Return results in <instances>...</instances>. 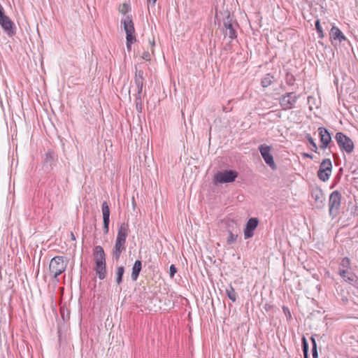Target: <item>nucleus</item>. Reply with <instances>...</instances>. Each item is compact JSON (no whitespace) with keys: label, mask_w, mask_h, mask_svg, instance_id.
<instances>
[{"label":"nucleus","mask_w":358,"mask_h":358,"mask_svg":"<svg viewBox=\"0 0 358 358\" xmlns=\"http://www.w3.org/2000/svg\"><path fill=\"white\" fill-rule=\"evenodd\" d=\"M122 22L124 24V29L126 33V45L129 52L131 50V45L136 41L135 36L134 24L131 15H127Z\"/></svg>","instance_id":"f257e3e1"},{"label":"nucleus","mask_w":358,"mask_h":358,"mask_svg":"<svg viewBox=\"0 0 358 358\" xmlns=\"http://www.w3.org/2000/svg\"><path fill=\"white\" fill-rule=\"evenodd\" d=\"M299 97L300 95L296 94L294 92H286L279 98V104L283 110L292 109Z\"/></svg>","instance_id":"f03ea898"},{"label":"nucleus","mask_w":358,"mask_h":358,"mask_svg":"<svg viewBox=\"0 0 358 358\" xmlns=\"http://www.w3.org/2000/svg\"><path fill=\"white\" fill-rule=\"evenodd\" d=\"M335 140L342 151L348 154L353 152L355 145L352 140L343 132H337L335 135Z\"/></svg>","instance_id":"7ed1b4c3"},{"label":"nucleus","mask_w":358,"mask_h":358,"mask_svg":"<svg viewBox=\"0 0 358 358\" xmlns=\"http://www.w3.org/2000/svg\"><path fill=\"white\" fill-rule=\"evenodd\" d=\"M238 172L235 170H225L224 171H217L213 178V182L217 184H224L235 181L238 177Z\"/></svg>","instance_id":"20e7f679"},{"label":"nucleus","mask_w":358,"mask_h":358,"mask_svg":"<svg viewBox=\"0 0 358 358\" xmlns=\"http://www.w3.org/2000/svg\"><path fill=\"white\" fill-rule=\"evenodd\" d=\"M66 266V263H65L64 260V257L56 256L51 259L49 264V270L53 277L56 278L65 271Z\"/></svg>","instance_id":"39448f33"},{"label":"nucleus","mask_w":358,"mask_h":358,"mask_svg":"<svg viewBox=\"0 0 358 358\" xmlns=\"http://www.w3.org/2000/svg\"><path fill=\"white\" fill-rule=\"evenodd\" d=\"M58 161V155L55 151L51 149H48L43 157V169L50 172L53 169V167L56 166Z\"/></svg>","instance_id":"423d86ee"},{"label":"nucleus","mask_w":358,"mask_h":358,"mask_svg":"<svg viewBox=\"0 0 358 358\" xmlns=\"http://www.w3.org/2000/svg\"><path fill=\"white\" fill-rule=\"evenodd\" d=\"M332 170V163L330 159H324L322 160L320 165L319 170L317 171V177L322 181H327L331 176Z\"/></svg>","instance_id":"0eeeda50"},{"label":"nucleus","mask_w":358,"mask_h":358,"mask_svg":"<svg viewBox=\"0 0 358 358\" xmlns=\"http://www.w3.org/2000/svg\"><path fill=\"white\" fill-rule=\"evenodd\" d=\"M223 24L227 30L226 34H227L231 39L236 38L237 34L235 28L238 25L234 19V16L231 15L229 13H227V16L224 18Z\"/></svg>","instance_id":"6e6552de"},{"label":"nucleus","mask_w":358,"mask_h":358,"mask_svg":"<svg viewBox=\"0 0 358 358\" xmlns=\"http://www.w3.org/2000/svg\"><path fill=\"white\" fill-rule=\"evenodd\" d=\"M258 150L260 152L265 163L269 166L271 169L275 170L277 169V166L274 162L273 155L271 154V146L262 144L259 146Z\"/></svg>","instance_id":"1a4fd4ad"},{"label":"nucleus","mask_w":358,"mask_h":358,"mask_svg":"<svg viewBox=\"0 0 358 358\" xmlns=\"http://www.w3.org/2000/svg\"><path fill=\"white\" fill-rule=\"evenodd\" d=\"M317 131L320 140L321 142L320 148L322 150H325L327 148H329V151L332 152V151L331 150V146L330 145V143L332 141V138L329 131L327 128L323 127H319Z\"/></svg>","instance_id":"9d476101"},{"label":"nucleus","mask_w":358,"mask_h":358,"mask_svg":"<svg viewBox=\"0 0 358 358\" xmlns=\"http://www.w3.org/2000/svg\"><path fill=\"white\" fill-rule=\"evenodd\" d=\"M0 25L3 31L10 37L16 34V27L14 22L5 14L0 17Z\"/></svg>","instance_id":"9b49d317"},{"label":"nucleus","mask_w":358,"mask_h":358,"mask_svg":"<svg viewBox=\"0 0 358 358\" xmlns=\"http://www.w3.org/2000/svg\"><path fill=\"white\" fill-rule=\"evenodd\" d=\"M339 275L347 282L358 289V277L350 270H338Z\"/></svg>","instance_id":"f8f14e48"},{"label":"nucleus","mask_w":358,"mask_h":358,"mask_svg":"<svg viewBox=\"0 0 358 358\" xmlns=\"http://www.w3.org/2000/svg\"><path fill=\"white\" fill-rule=\"evenodd\" d=\"M259 224V220L256 217L250 218L244 229V238L245 239L250 238L254 235V231L257 227Z\"/></svg>","instance_id":"ddd939ff"},{"label":"nucleus","mask_w":358,"mask_h":358,"mask_svg":"<svg viewBox=\"0 0 358 358\" xmlns=\"http://www.w3.org/2000/svg\"><path fill=\"white\" fill-rule=\"evenodd\" d=\"M329 37L333 45H335V41H338V43H341L343 41H347V38L345 36L343 33L336 26H333L331 29Z\"/></svg>","instance_id":"4468645a"},{"label":"nucleus","mask_w":358,"mask_h":358,"mask_svg":"<svg viewBox=\"0 0 358 358\" xmlns=\"http://www.w3.org/2000/svg\"><path fill=\"white\" fill-rule=\"evenodd\" d=\"M101 210L103 214V231L105 234H108L110 223V208L108 203H103Z\"/></svg>","instance_id":"2eb2a0df"},{"label":"nucleus","mask_w":358,"mask_h":358,"mask_svg":"<svg viewBox=\"0 0 358 358\" xmlns=\"http://www.w3.org/2000/svg\"><path fill=\"white\" fill-rule=\"evenodd\" d=\"M126 241L116 239L114 248L113 249V257L118 261L122 252L126 250Z\"/></svg>","instance_id":"dca6fc26"},{"label":"nucleus","mask_w":358,"mask_h":358,"mask_svg":"<svg viewBox=\"0 0 358 358\" xmlns=\"http://www.w3.org/2000/svg\"><path fill=\"white\" fill-rule=\"evenodd\" d=\"M94 256L96 264H106V255L101 245H96L94 249Z\"/></svg>","instance_id":"f3484780"},{"label":"nucleus","mask_w":358,"mask_h":358,"mask_svg":"<svg viewBox=\"0 0 358 358\" xmlns=\"http://www.w3.org/2000/svg\"><path fill=\"white\" fill-rule=\"evenodd\" d=\"M128 225L124 223L122 224L118 229L116 239L126 241L128 236Z\"/></svg>","instance_id":"a211bd4d"},{"label":"nucleus","mask_w":358,"mask_h":358,"mask_svg":"<svg viewBox=\"0 0 358 358\" xmlns=\"http://www.w3.org/2000/svg\"><path fill=\"white\" fill-rule=\"evenodd\" d=\"M142 269V262L141 260H136L134 262V264L132 267V272H131V279L134 281H136L140 274V272Z\"/></svg>","instance_id":"6ab92c4d"},{"label":"nucleus","mask_w":358,"mask_h":358,"mask_svg":"<svg viewBox=\"0 0 358 358\" xmlns=\"http://www.w3.org/2000/svg\"><path fill=\"white\" fill-rule=\"evenodd\" d=\"M134 83L136 87H141L144 85V72L143 70L136 68Z\"/></svg>","instance_id":"aec40b11"},{"label":"nucleus","mask_w":358,"mask_h":358,"mask_svg":"<svg viewBox=\"0 0 358 358\" xmlns=\"http://www.w3.org/2000/svg\"><path fill=\"white\" fill-rule=\"evenodd\" d=\"M94 270L98 278L100 280H103L106 277V264H96Z\"/></svg>","instance_id":"412c9836"},{"label":"nucleus","mask_w":358,"mask_h":358,"mask_svg":"<svg viewBox=\"0 0 358 358\" xmlns=\"http://www.w3.org/2000/svg\"><path fill=\"white\" fill-rule=\"evenodd\" d=\"M275 81V77L271 73H266L261 80V85L266 88L271 85Z\"/></svg>","instance_id":"4be33fe9"},{"label":"nucleus","mask_w":358,"mask_h":358,"mask_svg":"<svg viewBox=\"0 0 358 358\" xmlns=\"http://www.w3.org/2000/svg\"><path fill=\"white\" fill-rule=\"evenodd\" d=\"M324 194L321 189H313L311 192V196L315 201H322Z\"/></svg>","instance_id":"5701e85b"},{"label":"nucleus","mask_w":358,"mask_h":358,"mask_svg":"<svg viewBox=\"0 0 358 358\" xmlns=\"http://www.w3.org/2000/svg\"><path fill=\"white\" fill-rule=\"evenodd\" d=\"M329 214L334 217L338 213L341 203H329Z\"/></svg>","instance_id":"b1692460"},{"label":"nucleus","mask_w":358,"mask_h":358,"mask_svg":"<svg viewBox=\"0 0 358 358\" xmlns=\"http://www.w3.org/2000/svg\"><path fill=\"white\" fill-rule=\"evenodd\" d=\"M124 273V267L123 266H117L116 270V282L117 285H120L122 282V277Z\"/></svg>","instance_id":"393cba45"},{"label":"nucleus","mask_w":358,"mask_h":358,"mask_svg":"<svg viewBox=\"0 0 358 358\" xmlns=\"http://www.w3.org/2000/svg\"><path fill=\"white\" fill-rule=\"evenodd\" d=\"M338 270H350V260L348 257H344L339 264Z\"/></svg>","instance_id":"a878e982"},{"label":"nucleus","mask_w":358,"mask_h":358,"mask_svg":"<svg viewBox=\"0 0 358 358\" xmlns=\"http://www.w3.org/2000/svg\"><path fill=\"white\" fill-rule=\"evenodd\" d=\"M225 292L227 297L231 301H232L233 302H235L236 301V293L231 285H230L229 287L226 289Z\"/></svg>","instance_id":"bb28decb"},{"label":"nucleus","mask_w":358,"mask_h":358,"mask_svg":"<svg viewBox=\"0 0 358 358\" xmlns=\"http://www.w3.org/2000/svg\"><path fill=\"white\" fill-rule=\"evenodd\" d=\"M285 83L289 86H293L296 81L295 76L290 72H287L285 78Z\"/></svg>","instance_id":"cd10ccee"},{"label":"nucleus","mask_w":358,"mask_h":358,"mask_svg":"<svg viewBox=\"0 0 358 358\" xmlns=\"http://www.w3.org/2000/svg\"><path fill=\"white\" fill-rule=\"evenodd\" d=\"M306 138L308 140V141L309 142V143L311 145L310 150L313 152L317 153L318 148H317L316 143L315 142V140L312 138L311 135L310 134H306Z\"/></svg>","instance_id":"c85d7f7f"},{"label":"nucleus","mask_w":358,"mask_h":358,"mask_svg":"<svg viewBox=\"0 0 358 358\" xmlns=\"http://www.w3.org/2000/svg\"><path fill=\"white\" fill-rule=\"evenodd\" d=\"M341 194L336 190L332 192V193L329 195V201L331 202H336V201H341Z\"/></svg>","instance_id":"c756f323"},{"label":"nucleus","mask_w":358,"mask_h":358,"mask_svg":"<svg viewBox=\"0 0 358 358\" xmlns=\"http://www.w3.org/2000/svg\"><path fill=\"white\" fill-rule=\"evenodd\" d=\"M135 105H136V110L138 113H141L142 112V109H143V103H142V96H141V95L136 94Z\"/></svg>","instance_id":"7c9ffc66"},{"label":"nucleus","mask_w":358,"mask_h":358,"mask_svg":"<svg viewBox=\"0 0 358 358\" xmlns=\"http://www.w3.org/2000/svg\"><path fill=\"white\" fill-rule=\"evenodd\" d=\"M301 345H302L303 356L306 357V355H308V341L304 336L301 338Z\"/></svg>","instance_id":"2f4dec72"},{"label":"nucleus","mask_w":358,"mask_h":358,"mask_svg":"<svg viewBox=\"0 0 358 358\" xmlns=\"http://www.w3.org/2000/svg\"><path fill=\"white\" fill-rule=\"evenodd\" d=\"M315 29H316V31L317 32V34H318V37L320 38H324V31L322 30V28L321 27L320 20H317L315 21Z\"/></svg>","instance_id":"473e14b6"},{"label":"nucleus","mask_w":358,"mask_h":358,"mask_svg":"<svg viewBox=\"0 0 358 358\" xmlns=\"http://www.w3.org/2000/svg\"><path fill=\"white\" fill-rule=\"evenodd\" d=\"M237 238H238L237 234H235L232 231H229V236L227 238V243L228 245H232L233 243H234L236 241Z\"/></svg>","instance_id":"72a5a7b5"},{"label":"nucleus","mask_w":358,"mask_h":358,"mask_svg":"<svg viewBox=\"0 0 358 358\" xmlns=\"http://www.w3.org/2000/svg\"><path fill=\"white\" fill-rule=\"evenodd\" d=\"M312 342V356L313 358H318V353L317 350V343L314 337L310 338Z\"/></svg>","instance_id":"f704fd0d"},{"label":"nucleus","mask_w":358,"mask_h":358,"mask_svg":"<svg viewBox=\"0 0 358 358\" xmlns=\"http://www.w3.org/2000/svg\"><path fill=\"white\" fill-rule=\"evenodd\" d=\"M130 10V6L127 3H123L119 7V11L123 14H127Z\"/></svg>","instance_id":"c9c22d12"},{"label":"nucleus","mask_w":358,"mask_h":358,"mask_svg":"<svg viewBox=\"0 0 358 358\" xmlns=\"http://www.w3.org/2000/svg\"><path fill=\"white\" fill-rule=\"evenodd\" d=\"M177 272V268L175 265L171 264L169 268V275L171 278H173L176 273Z\"/></svg>","instance_id":"e433bc0d"},{"label":"nucleus","mask_w":358,"mask_h":358,"mask_svg":"<svg viewBox=\"0 0 358 358\" xmlns=\"http://www.w3.org/2000/svg\"><path fill=\"white\" fill-rule=\"evenodd\" d=\"M143 59L146 60V61H149L150 60V55L148 51H145L143 53V56H142Z\"/></svg>","instance_id":"4c0bfd02"},{"label":"nucleus","mask_w":358,"mask_h":358,"mask_svg":"<svg viewBox=\"0 0 358 358\" xmlns=\"http://www.w3.org/2000/svg\"><path fill=\"white\" fill-rule=\"evenodd\" d=\"M302 155H303V157L304 158H308V159H313V155L309 154V153L304 152V153L302 154Z\"/></svg>","instance_id":"58836bf2"},{"label":"nucleus","mask_w":358,"mask_h":358,"mask_svg":"<svg viewBox=\"0 0 358 358\" xmlns=\"http://www.w3.org/2000/svg\"><path fill=\"white\" fill-rule=\"evenodd\" d=\"M143 86L136 87V88H137V93H136V94L141 95L142 91H143Z\"/></svg>","instance_id":"ea45409f"},{"label":"nucleus","mask_w":358,"mask_h":358,"mask_svg":"<svg viewBox=\"0 0 358 358\" xmlns=\"http://www.w3.org/2000/svg\"><path fill=\"white\" fill-rule=\"evenodd\" d=\"M149 43H150V45H151L152 52L153 53L154 52L153 47L155 46V40H154V38L152 41L150 39H149Z\"/></svg>","instance_id":"a19ab883"},{"label":"nucleus","mask_w":358,"mask_h":358,"mask_svg":"<svg viewBox=\"0 0 358 358\" xmlns=\"http://www.w3.org/2000/svg\"><path fill=\"white\" fill-rule=\"evenodd\" d=\"M147 1L148 4L152 3V6H155L157 0H147Z\"/></svg>","instance_id":"79ce46f5"},{"label":"nucleus","mask_w":358,"mask_h":358,"mask_svg":"<svg viewBox=\"0 0 358 358\" xmlns=\"http://www.w3.org/2000/svg\"><path fill=\"white\" fill-rule=\"evenodd\" d=\"M71 238L73 241L76 240V236H75V235H74V234L73 232L71 233Z\"/></svg>","instance_id":"37998d69"},{"label":"nucleus","mask_w":358,"mask_h":358,"mask_svg":"<svg viewBox=\"0 0 358 358\" xmlns=\"http://www.w3.org/2000/svg\"><path fill=\"white\" fill-rule=\"evenodd\" d=\"M283 310L284 312L285 313V310H287V313H289V317H291V314H290V312L289 311L288 308H286V307H283Z\"/></svg>","instance_id":"c03bdc74"},{"label":"nucleus","mask_w":358,"mask_h":358,"mask_svg":"<svg viewBox=\"0 0 358 358\" xmlns=\"http://www.w3.org/2000/svg\"><path fill=\"white\" fill-rule=\"evenodd\" d=\"M222 110L225 113H227L229 111V110L226 107V106H223L222 108Z\"/></svg>","instance_id":"a18cd8bd"},{"label":"nucleus","mask_w":358,"mask_h":358,"mask_svg":"<svg viewBox=\"0 0 358 358\" xmlns=\"http://www.w3.org/2000/svg\"><path fill=\"white\" fill-rule=\"evenodd\" d=\"M135 204H136V203H135V202H133L134 208H135Z\"/></svg>","instance_id":"49530a36"},{"label":"nucleus","mask_w":358,"mask_h":358,"mask_svg":"<svg viewBox=\"0 0 358 358\" xmlns=\"http://www.w3.org/2000/svg\"><path fill=\"white\" fill-rule=\"evenodd\" d=\"M308 355H306V357H304V358H308Z\"/></svg>","instance_id":"de8ad7c7"},{"label":"nucleus","mask_w":358,"mask_h":358,"mask_svg":"<svg viewBox=\"0 0 358 358\" xmlns=\"http://www.w3.org/2000/svg\"><path fill=\"white\" fill-rule=\"evenodd\" d=\"M357 358H358V356H357Z\"/></svg>","instance_id":"09e8293b"}]
</instances>
